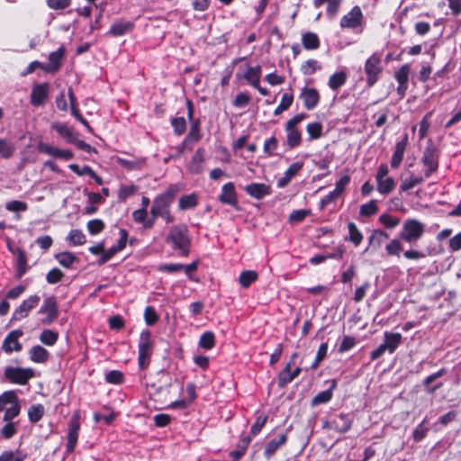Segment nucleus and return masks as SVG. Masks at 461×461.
I'll return each instance as SVG.
<instances>
[{
    "mask_svg": "<svg viewBox=\"0 0 461 461\" xmlns=\"http://www.w3.org/2000/svg\"><path fill=\"white\" fill-rule=\"evenodd\" d=\"M303 118V114H297L289 120L286 123L285 131L287 133V144L290 148H294L301 142V132L296 129V125Z\"/></svg>",
    "mask_w": 461,
    "mask_h": 461,
    "instance_id": "obj_11",
    "label": "nucleus"
},
{
    "mask_svg": "<svg viewBox=\"0 0 461 461\" xmlns=\"http://www.w3.org/2000/svg\"><path fill=\"white\" fill-rule=\"evenodd\" d=\"M5 376L10 382L17 384H25L34 376V371L30 367L7 366L5 369Z\"/></svg>",
    "mask_w": 461,
    "mask_h": 461,
    "instance_id": "obj_7",
    "label": "nucleus"
},
{
    "mask_svg": "<svg viewBox=\"0 0 461 461\" xmlns=\"http://www.w3.org/2000/svg\"><path fill=\"white\" fill-rule=\"evenodd\" d=\"M348 233H349V240L353 242L356 246H358L362 240L363 235L360 230L357 229V225L354 222H349L348 224Z\"/></svg>",
    "mask_w": 461,
    "mask_h": 461,
    "instance_id": "obj_41",
    "label": "nucleus"
},
{
    "mask_svg": "<svg viewBox=\"0 0 461 461\" xmlns=\"http://www.w3.org/2000/svg\"><path fill=\"white\" fill-rule=\"evenodd\" d=\"M377 211L378 207L376 205V203L375 201L372 200L367 203L361 205L359 212L362 216L366 217L375 214Z\"/></svg>",
    "mask_w": 461,
    "mask_h": 461,
    "instance_id": "obj_51",
    "label": "nucleus"
},
{
    "mask_svg": "<svg viewBox=\"0 0 461 461\" xmlns=\"http://www.w3.org/2000/svg\"><path fill=\"white\" fill-rule=\"evenodd\" d=\"M300 98L307 110L315 108L320 101V95L315 88L304 87L302 90Z\"/></svg>",
    "mask_w": 461,
    "mask_h": 461,
    "instance_id": "obj_19",
    "label": "nucleus"
},
{
    "mask_svg": "<svg viewBox=\"0 0 461 461\" xmlns=\"http://www.w3.org/2000/svg\"><path fill=\"white\" fill-rule=\"evenodd\" d=\"M203 149H198L194 154L189 165L188 170L193 174H198L203 169Z\"/></svg>",
    "mask_w": 461,
    "mask_h": 461,
    "instance_id": "obj_25",
    "label": "nucleus"
},
{
    "mask_svg": "<svg viewBox=\"0 0 461 461\" xmlns=\"http://www.w3.org/2000/svg\"><path fill=\"white\" fill-rule=\"evenodd\" d=\"M172 126L176 135H181L185 132L186 128L185 120L184 117H177L172 120Z\"/></svg>",
    "mask_w": 461,
    "mask_h": 461,
    "instance_id": "obj_58",
    "label": "nucleus"
},
{
    "mask_svg": "<svg viewBox=\"0 0 461 461\" xmlns=\"http://www.w3.org/2000/svg\"><path fill=\"white\" fill-rule=\"evenodd\" d=\"M321 124L319 122H312L307 125V132L311 139H318L321 134Z\"/></svg>",
    "mask_w": 461,
    "mask_h": 461,
    "instance_id": "obj_60",
    "label": "nucleus"
},
{
    "mask_svg": "<svg viewBox=\"0 0 461 461\" xmlns=\"http://www.w3.org/2000/svg\"><path fill=\"white\" fill-rule=\"evenodd\" d=\"M407 140H408V137H407V135H405L402 140L396 143L395 149H394L392 159H391L392 167L397 168L400 166V164L402 163L403 155L405 152L406 145H407Z\"/></svg>",
    "mask_w": 461,
    "mask_h": 461,
    "instance_id": "obj_21",
    "label": "nucleus"
},
{
    "mask_svg": "<svg viewBox=\"0 0 461 461\" xmlns=\"http://www.w3.org/2000/svg\"><path fill=\"white\" fill-rule=\"evenodd\" d=\"M293 101H294V96L292 94H284L281 98L280 104L276 108L274 113L276 115H278L281 113H283L284 111L287 110L292 105Z\"/></svg>",
    "mask_w": 461,
    "mask_h": 461,
    "instance_id": "obj_43",
    "label": "nucleus"
},
{
    "mask_svg": "<svg viewBox=\"0 0 461 461\" xmlns=\"http://www.w3.org/2000/svg\"><path fill=\"white\" fill-rule=\"evenodd\" d=\"M80 429L79 423V416L78 414H74L71 417L68 430V441H67V450L68 452H73L78 438V431Z\"/></svg>",
    "mask_w": 461,
    "mask_h": 461,
    "instance_id": "obj_13",
    "label": "nucleus"
},
{
    "mask_svg": "<svg viewBox=\"0 0 461 461\" xmlns=\"http://www.w3.org/2000/svg\"><path fill=\"white\" fill-rule=\"evenodd\" d=\"M335 387V383H333L332 386L329 390L322 391L319 393L313 399L312 404L318 405L321 403H326L330 401L332 397V389Z\"/></svg>",
    "mask_w": 461,
    "mask_h": 461,
    "instance_id": "obj_45",
    "label": "nucleus"
},
{
    "mask_svg": "<svg viewBox=\"0 0 461 461\" xmlns=\"http://www.w3.org/2000/svg\"><path fill=\"white\" fill-rule=\"evenodd\" d=\"M376 183L377 191L382 194H387L395 188V181L390 176L376 179Z\"/></svg>",
    "mask_w": 461,
    "mask_h": 461,
    "instance_id": "obj_27",
    "label": "nucleus"
},
{
    "mask_svg": "<svg viewBox=\"0 0 461 461\" xmlns=\"http://www.w3.org/2000/svg\"><path fill=\"white\" fill-rule=\"evenodd\" d=\"M410 74V67L407 64L402 65L398 71L395 72L394 77L398 84H408Z\"/></svg>",
    "mask_w": 461,
    "mask_h": 461,
    "instance_id": "obj_48",
    "label": "nucleus"
},
{
    "mask_svg": "<svg viewBox=\"0 0 461 461\" xmlns=\"http://www.w3.org/2000/svg\"><path fill=\"white\" fill-rule=\"evenodd\" d=\"M422 176H415L413 173H411L410 176L404 178L400 185V189L402 192L409 191L412 189L414 186L420 185L423 181Z\"/></svg>",
    "mask_w": 461,
    "mask_h": 461,
    "instance_id": "obj_31",
    "label": "nucleus"
},
{
    "mask_svg": "<svg viewBox=\"0 0 461 461\" xmlns=\"http://www.w3.org/2000/svg\"><path fill=\"white\" fill-rule=\"evenodd\" d=\"M176 187H169L164 193L158 194L154 200L150 208V214L154 218H158L162 213L170 210V205L174 202L176 194Z\"/></svg>",
    "mask_w": 461,
    "mask_h": 461,
    "instance_id": "obj_4",
    "label": "nucleus"
},
{
    "mask_svg": "<svg viewBox=\"0 0 461 461\" xmlns=\"http://www.w3.org/2000/svg\"><path fill=\"white\" fill-rule=\"evenodd\" d=\"M187 228L185 225L173 226L168 233L167 241L171 244L174 249L180 251V254L186 256L190 246V240L187 235Z\"/></svg>",
    "mask_w": 461,
    "mask_h": 461,
    "instance_id": "obj_1",
    "label": "nucleus"
},
{
    "mask_svg": "<svg viewBox=\"0 0 461 461\" xmlns=\"http://www.w3.org/2000/svg\"><path fill=\"white\" fill-rule=\"evenodd\" d=\"M303 162L293 163L285 172V176L277 182L278 187H285L291 179L302 169Z\"/></svg>",
    "mask_w": 461,
    "mask_h": 461,
    "instance_id": "obj_22",
    "label": "nucleus"
},
{
    "mask_svg": "<svg viewBox=\"0 0 461 461\" xmlns=\"http://www.w3.org/2000/svg\"><path fill=\"white\" fill-rule=\"evenodd\" d=\"M104 228V223L99 219L91 220L87 223V230L90 234L95 235L100 233Z\"/></svg>",
    "mask_w": 461,
    "mask_h": 461,
    "instance_id": "obj_54",
    "label": "nucleus"
},
{
    "mask_svg": "<svg viewBox=\"0 0 461 461\" xmlns=\"http://www.w3.org/2000/svg\"><path fill=\"white\" fill-rule=\"evenodd\" d=\"M327 352H328V345L326 343H322L319 347L314 362L312 364L311 367L312 369H315L319 366L320 362L326 357Z\"/></svg>",
    "mask_w": 461,
    "mask_h": 461,
    "instance_id": "obj_59",
    "label": "nucleus"
},
{
    "mask_svg": "<svg viewBox=\"0 0 461 461\" xmlns=\"http://www.w3.org/2000/svg\"><path fill=\"white\" fill-rule=\"evenodd\" d=\"M52 128L68 143L75 141V134L67 124L61 122H55Z\"/></svg>",
    "mask_w": 461,
    "mask_h": 461,
    "instance_id": "obj_26",
    "label": "nucleus"
},
{
    "mask_svg": "<svg viewBox=\"0 0 461 461\" xmlns=\"http://www.w3.org/2000/svg\"><path fill=\"white\" fill-rule=\"evenodd\" d=\"M41 298L39 295L34 294L23 300L22 303L14 310L12 321H17L26 318L30 312L34 309L40 303Z\"/></svg>",
    "mask_w": 461,
    "mask_h": 461,
    "instance_id": "obj_10",
    "label": "nucleus"
},
{
    "mask_svg": "<svg viewBox=\"0 0 461 461\" xmlns=\"http://www.w3.org/2000/svg\"><path fill=\"white\" fill-rule=\"evenodd\" d=\"M379 221L382 224H384L386 228L389 229H393L400 223L399 218H393L386 213L380 215Z\"/></svg>",
    "mask_w": 461,
    "mask_h": 461,
    "instance_id": "obj_56",
    "label": "nucleus"
},
{
    "mask_svg": "<svg viewBox=\"0 0 461 461\" xmlns=\"http://www.w3.org/2000/svg\"><path fill=\"white\" fill-rule=\"evenodd\" d=\"M133 29V23L129 21H116L114 22L108 32L113 37L122 36Z\"/></svg>",
    "mask_w": 461,
    "mask_h": 461,
    "instance_id": "obj_20",
    "label": "nucleus"
},
{
    "mask_svg": "<svg viewBox=\"0 0 461 461\" xmlns=\"http://www.w3.org/2000/svg\"><path fill=\"white\" fill-rule=\"evenodd\" d=\"M381 62V56L377 53L373 54L366 59L365 63V73L366 75L368 86H373L378 80L383 70Z\"/></svg>",
    "mask_w": 461,
    "mask_h": 461,
    "instance_id": "obj_6",
    "label": "nucleus"
},
{
    "mask_svg": "<svg viewBox=\"0 0 461 461\" xmlns=\"http://www.w3.org/2000/svg\"><path fill=\"white\" fill-rule=\"evenodd\" d=\"M68 167L77 175L83 176V175H88L90 177H92L98 185L103 184L102 178L96 175V173L88 166H85L82 168V171H79V167L77 164H70Z\"/></svg>",
    "mask_w": 461,
    "mask_h": 461,
    "instance_id": "obj_28",
    "label": "nucleus"
},
{
    "mask_svg": "<svg viewBox=\"0 0 461 461\" xmlns=\"http://www.w3.org/2000/svg\"><path fill=\"white\" fill-rule=\"evenodd\" d=\"M68 98L70 101L71 113L79 122L83 118V116L81 115V113H79V111L77 107V98H76L71 87L68 88Z\"/></svg>",
    "mask_w": 461,
    "mask_h": 461,
    "instance_id": "obj_53",
    "label": "nucleus"
},
{
    "mask_svg": "<svg viewBox=\"0 0 461 461\" xmlns=\"http://www.w3.org/2000/svg\"><path fill=\"white\" fill-rule=\"evenodd\" d=\"M214 335L211 331H207L202 334L199 339V346L204 349H211L214 346Z\"/></svg>",
    "mask_w": 461,
    "mask_h": 461,
    "instance_id": "obj_47",
    "label": "nucleus"
},
{
    "mask_svg": "<svg viewBox=\"0 0 461 461\" xmlns=\"http://www.w3.org/2000/svg\"><path fill=\"white\" fill-rule=\"evenodd\" d=\"M68 98L70 101L71 113L79 122L83 118V116L81 115V113H79V111L77 107V98H76L71 87L68 88Z\"/></svg>",
    "mask_w": 461,
    "mask_h": 461,
    "instance_id": "obj_52",
    "label": "nucleus"
},
{
    "mask_svg": "<svg viewBox=\"0 0 461 461\" xmlns=\"http://www.w3.org/2000/svg\"><path fill=\"white\" fill-rule=\"evenodd\" d=\"M50 86L48 83L35 85L31 93V104L33 106H41L48 99Z\"/></svg>",
    "mask_w": 461,
    "mask_h": 461,
    "instance_id": "obj_15",
    "label": "nucleus"
},
{
    "mask_svg": "<svg viewBox=\"0 0 461 461\" xmlns=\"http://www.w3.org/2000/svg\"><path fill=\"white\" fill-rule=\"evenodd\" d=\"M5 411L4 420H14L21 412V405L14 391H6L0 395V412Z\"/></svg>",
    "mask_w": 461,
    "mask_h": 461,
    "instance_id": "obj_2",
    "label": "nucleus"
},
{
    "mask_svg": "<svg viewBox=\"0 0 461 461\" xmlns=\"http://www.w3.org/2000/svg\"><path fill=\"white\" fill-rule=\"evenodd\" d=\"M425 231V226L416 219H407L402 223L400 238L408 243L418 241Z\"/></svg>",
    "mask_w": 461,
    "mask_h": 461,
    "instance_id": "obj_3",
    "label": "nucleus"
},
{
    "mask_svg": "<svg viewBox=\"0 0 461 461\" xmlns=\"http://www.w3.org/2000/svg\"><path fill=\"white\" fill-rule=\"evenodd\" d=\"M63 273L59 268H53L46 276V280L49 284H56L61 280Z\"/></svg>",
    "mask_w": 461,
    "mask_h": 461,
    "instance_id": "obj_62",
    "label": "nucleus"
},
{
    "mask_svg": "<svg viewBox=\"0 0 461 461\" xmlns=\"http://www.w3.org/2000/svg\"><path fill=\"white\" fill-rule=\"evenodd\" d=\"M347 80V74L344 71H339L331 75L329 79V86L332 90L340 88Z\"/></svg>",
    "mask_w": 461,
    "mask_h": 461,
    "instance_id": "obj_33",
    "label": "nucleus"
},
{
    "mask_svg": "<svg viewBox=\"0 0 461 461\" xmlns=\"http://www.w3.org/2000/svg\"><path fill=\"white\" fill-rule=\"evenodd\" d=\"M219 201L222 203L237 207L238 198L233 183L229 182L223 185L221 187V193L219 196Z\"/></svg>",
    "mask_w": 461,
    "mask_h": 461,
    "instance_id": "obj_18",
    "label": "nucleus"
},
{
    "mask_svg": "<svg viewBox=\"0 0 461 461\" xmlns=\"http://www.w3.org/2000/svg\"><path fill=\"white\" fill-rule=\"evenodd\" d=\"M56 258L62 267L67 268L70 267L77 259L76 256L70 252H61L56 256Z\"/></svg>",
    "mask_w": 461,
    "mask_h": 461,
    "instance_id": "obj_42",
    "label": "nucleus"
},
{
    "mask_svg": "<svg viewBox=\"0 0 461 461\" xmlns=\"http://www.w3.org/2000/svg\"><path fill=\"white\" fill-rule=\"evenodd\" d=\"M425 420H423L421 423H420L416 429L413 430L412 436L416 442H420L422 440L428 432V428L424 426Z\"/></svg>",
    "mask_w": 461,
    "mask_h": 461,
    "instance_id": "obj_61",
    "label": "nucleus"
},
{
    "mask_svg": "<svg viewBox=\"0 0 461 461\" xmlns=\"http://www.w3.org/2000/svg\"><path fill=\"white\" fill-rule=\"evenodd\" d=\"M6 423L2 428L0 433L5 438H11L16 433V425L13 420H5Z\"/></svg>",
    "mask_w": 461,
    "mask_h": 461,
    "instance_id": "obj_50",
    "label": "nucleus"
},
{
    "mask_svg": "<svg viewBox=\"0 0 461 461\" xmlns=\"http://www.w3.org/2000/svg\"><path fill=\"white\" fill-rule=\"evenodd\" d=\"M48 357V351L41 346H34L30 350V358L35 363H44Z\"/></svg>",
    "mask_w": 461,
    "mask_h": 461,
    "instance_id": "obj_29",
    "label": "nucleus"
},
{
    "mask_svg": "<svg viewBox=\"0 0 461 461\" xmlns=\"http://www.w3.org/2000/svg\"><path fill=\"white\" fill-rule=\"evenodd\" d=\"M320 68L321 66L317 60L309 59L302 65L301 70L304 75H312L316 70Z\"/></svg>",
    "mask_w": 461,
    "mask_h": 461,
    "instance_id": "obj_49",
    "label": "nucleus"
},
{
    "mask_svg": "<svg viewBox=\"0 0 461 461\" xmlns=\"http://www.w3.org/2000/svg\"><path fill=\"white\" fill-rule=\"evenodd\" d=\"M63 54H64V51L62 49H59L57 51L51 52L49 55L50 64L47 67H44V69L47 71H50V72L56 71L59 67Z\"/></svg>",
    "mask_w": 461,
    "mask_h": 461,
    "instance_id": "obj_30",
    "label": "nucleus"
},
{
    "mask_svg": "<svg viewBox=\"0 0 461 461\" xmlns=\"http://www.w3.org/2000/svg\"><path fill=\"white\" fill-rule=\"evenodd\" d=\"M303 48L306 50H316L320 46V40L317 34L313 32H306L302 37Z\"/></svg>",
    "mask_w": 461,
    "mask_h": 461,
    "instance_id": "obj_32",
    "label": "nucleus"
},
{
    "mask_svg": "<svg viewBox=\"0 0 461 461\" xmlns=\"http://www.w3.org/2000/svg\"><path fill=\"white\" fill-rule=\"evenodd\" d=\"M294 375L291 370V362H288L285 367L279 373L278 384L283 387L294 380Z\"/></svg>",
    "mask_w": 461,
    "mask_h": 461,
    "instance_id": "obj_38",
    "label": "nucleus"
},
{
    "mask_svg": "<svg viewBox=\"0 0 461 461\" xmlns=\"http://www.w3.org/2000/svg\"><path fill=\"white\" fill-rule=\"evenodd\" d=\"M23 334V333L21 330H14L11 331L3 341V350L7 354L14 351H20L22 349V344L19 342V339Z\"/></svg>",
    "mask_w": 461,
    "mask_h": 461,
    "instance_id": "obj_14",
    "label": "nucleus"
},
{
    "mask_svg": "<svg viewBox=\"0 0 461 461\" xmlns=\"http://www.w3.org/2000/svg\"><path fill=\"white\" fill-rule=\"evenodd\" d=\"M421 162L426 167L424 177L428 178L438 167V152L437 149L432 146L427 147L421 158Z\"/></svg>",
    "mask_w": 461,
    "mask_h": 461,
    "instance_id": "obj_9",
    "label": "nucleus"
},
{
    "mask_svg": "<svg viewBox=\"0 0 461 461\" xmlns=\"http://www.w3.org/2000/svg\"><path fill=\"white\" fill-rule=\"evenodd\" d=\"M59 338L58 332L51 330H44L40 335V340L46 346H53Z\"/></svg>",
    "mask_w": 461,
    "mask_h": 461,
    "instance_id": "obj_39",
    "label": "nucleus"
},
{
    "mask_svg": "<svg viewBox=\"0 0 461 461\" xmlns=\"http://www.w3.org/2000/svg\"><path fill=\"white\" fill-rule=\"evenodd\" d=\"M38 313L45 315V317L41 320L42 324H51L59 316L58 303L56 298L54 296H49L45 298Z\"/></svg>",
    "mask_w": 461,
    "mask_h": 461,
    "instance_id": "obj_8",
    "label": "nucleus"
},
{
    "mask_svg": "<svg viewBox=\"0 0 461 461\" xmlns=\"http://www.w3.org/2000/svg\"><path fill=\"white\" fill-rule=\"evenodd\" d=\"M286 435L281 434L277 438L270 440L265 448V456L269 459L276 452V450L286 442Z\"/></svg>",
    "mask_w": 461,
    "mask_h": 461,
    "instance_id": "obj_23",
    "label": "nucleus"
},
{
    "mask_svg": "<svg viewBox=\"0 0 461 461\" xmlns=\"http://www.w3.org/2000/svg\"><path fill=\"white\" fill-rule=\"evenodd\" d=\"M362 12L358 6H355L349 13L345 14L340 20L342 28H356L361 23Z\"/></svg>",
    "mask_w": 461,
    "mask_h": 461,
    "instance_id": "obj_16",
    "label": "nucleus"
},
{
    "mask_svg": "<svg viewBox=\"0 0 461 461\" xmlns=\"http://www.w3.org/2000/svg\"><path fill=\"white\" fill-rule=\"evenodd\" d=\"M277 148V140L275 137H271L265 140L264 143V152L267 156H272L274 154V151Z\"/></svg>",
    "mask_w": 461,
    "mask_h": 461,
    "instance_id": "obj_63",
    "label": "nucleus"
},
{
    "mask_svg": "<svg viewBox=\"0 0 461 461\" xmlns=\"http://www.w3.org/2000/svg\"><path fill=\"white\" fill-rule=\"evenodd\" d=\"M245 192L257 200L270 194L271 187L263 183H251L244 187Z\"/></svg>",
    "mask_w": 461,
    "mask_h": 461,
    "instance_id": "obj_17",
    "label": "nucleus"
},
{
    "mask_svg": "<svg viewBox=\"0 0 461 461\" xmlns=\"http://www.w3.org/2000/svg\"><path fill=\"white\" fill-rule=\"evenodd\" d=\"M385 250L389 256L400 258V252L402 250V245L397 239H393L385 247Z\"/></svg>",
    "mask_w": 461,
    "mask_h": 461,
    "instance_id": "obj_46",
    "label": "nucleus"
},
{
    "mask_svg": "<svg viewBox=\"0 0 461 461\" xmlns=\"http://www.w3.org/2000/svg\"><path fill=\"white\" fill-rule=\"evenodd\" d=\"M389 238L388 234L383 230H375L368 239L369 247L379 248L383 242Z\"/></svg>",
    "mask_w": 461,
    "mask_h": 461,
    "instance_id": "obj_34",
    "label": "nucleus"
},
{
    "mask_svg": "<svg viewBox=\"0 0 461 461\" xmlns=\"http://www.w3.org/2000/svg\"><path fill=\"white\" fill-rule=\"evenodd\" d=\"M123 375L120 371L113 370L106 374L105 379L110 384H118L122 382Z\"/></svg>",
    "mask_w": 461,
    "mask_h": 461,
    "instance_id": "obj_64",
    "label": "nucleus"
},
{
    "mask_svg": "<svg viewBox=\"0 0 461 461\" xmlns=\"http://www.w3.org/2000/svg\"><path fill=\"white\" fill-rule=\"evenodd\" d=\"M44 414V407L41 404H34L29 408L28 417L32 422L39 421Z\"/></svg>",
    "mask_w": 461,
    "mask_h": 461,
    "instance_id": "obj_40",
    "label": "nucleus"
},
{
    "mask_svg": "<svg viewBox=\"0 0 461 461\" xmlns=\"http://www.w3.org/2000/svg\"><path fill=\"white\" fill-rule=\"evenodd\" d=\"M402 341V335L400 333L384 332V346L390 353H393Z\"/></svg>",
    "mask_w": 461,
    "mask_h": 461,
    "instance_id": "obj_24",
    "label": "nucleus"
},
{
    "mask_svg": "<svg viewBox=\"0 0 461 461\" xmlns=\"http://www.w3.org/2000/svg\"><path fill=\"white\" fill-rule=\"evenodd\" d=\"M27 208L26 203L18 200L10 201L5 204V209L10 212H24Z\"/></svg>",
    "mask_w": 461,
    "mask_h": 461,
    "instance_id": "obj_55",
    "label": "nucleus"
},
{
    "mask_svg": "<svg viewBox=\"0 0 461 461\" xmlns=\"http://www.w3.org/2000/svg\"><path fill=\"white\" fill-rule=\"evenodd\" d=\"M197 205V196L194 194L183 195L178 202V208L181 211L193 209Z\"/></svg>",
    "mask_w": 461,
    "mask_h": 461,
    "instance_id": "obj_35",
    "label": "nucleus"
},
{
    "mask_svg": "<svg viewBox=\"0 0 461 461\" xmlns=\"http://www.w3.org/2000/svg\"><path fill=\"white\" fill-rule=\"evenodd\" d=\"M258 276L256 271H243L239 277L240 285L244 288H248L253 282H255L258 279Z\"/></svg>",
    "mask_w": 461,
    "mask_h": 461,
    "instance_id": "obj_36",
    "label": "nucleus"
},
{
    "mask_svg": "<svg viewBox=\"0 0 461 461\" xmlns=\"http://www.w3.org/2000/svg\"><path fill=\"white\" fill-rule=\"evenodd\" d=\"M153 342L151 340L150 332L144 330L140 334L139 341V366L141 369H145L149 363L152 352Z\"/></svg>",
    "mask_w": 461,
    "mask_h": 461,
    "instance_id": "obj_5",
    "label": "nucleus"
},
{
    "mask_svg": "<svg viewBox=\"0 0 461 461\" xmlns=\"http://www.w3.org/2000/svg\"><path fill=\"white\" fill-rule=\"evenodd\" d=\"M261 74L262 70L260 66H246L244 69H240L236 73V77L239 79H245L248 84L252 86H258V83H259L261 78Z\"/></svg>",
    "mask_w": 461,
    "mask_h": 461,
    "instance_id": "obj_12",
    "label": "nucleus"
},
{
    "mask_svg": "<svg viewBox=\"0 0 461 461\" xmlns=\"http://www.w3.org/2000/svg\"><path fill=\"white\" fill-rule=\"evenodd\" d=\"M67 240L73 246H80L86 243V237L80 230H72Z\"/></svg>",
    "mask_w": 461,
    "mask_h": 461,
    "instance_id": "obj_37",
    "label": "nucleus"
},
{
    "mask_svg": "<svg viewBox=\"0 0 461 461\" xmlns=\"http://www.w3.org/2000/svg\"><path fill=\"white\" fill-rule=\"evenodd\" d=\"M14 152V145L5 139H0V157L9 158Z\"/></svg>",
    "mask_w": 461,
    "mask_h": 461,
    "instance_id": "obj_44",
    "label": "nucleus"
},
{
    "mask_svg": "<svg viewBox=\"0 0 461 461\" xmlns=\"http://www.w3.org/2000/svg\"><path fill=\"white\" fill-rule=\"evenodd\" d=\"M334 424H335V427L336 429H338L339 430L342 431V432H345L347 431L348 429H349L350 426H351V423L350 421L347 419V417L343 414H340L335 420H334Z\"/></svg>",
    "mask_w": 461,
    "mask_h": 461,
    "instance_id": "obj_57",
    "label": "nucleus"
}]
</instances>
